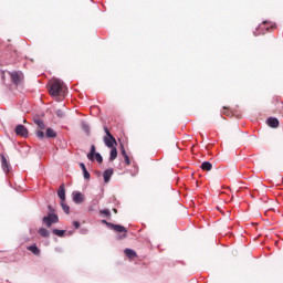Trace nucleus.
I'll list each match as a JSON object with an SVG mask.
<instances>
[{
	"label": "nucleus",
	"instance_id": "obj_11",
	"mask_svg": "<svg viewBox=\"0 0 283 283\" xmlns=\"http://www.w3.org/2000/svg\"><path fill=\"white\" fill-rule=\"evenodd\" d=\"M57 196L61 202L65 201V184H62L57 189Z\"/></svg>",
	"mask_w": 283,
	"mask_h": 283
},
{
	"label": "nucleus",
	"instance_id": "obj_1",
	"mask_svg": "<svg viewBox=\"0 0 283 283\" xmlns=\"http://www.w3.org/2000/svg\"><path fill=\"white\" fill-rule=\"evenodd\" d=\"M50 94L52 96H61L62 98H65V95L67 94V86L59 80H55L49 90Z\"/></svg>",
	"mask_w": 283,
	"mask_h": 283
},
{
	"label": "nucleus",
	"instance_id": "obj_7",
	"mask_svg": "<svg viewBox=\"0 0 283 283\" xmlns=\"http://www.w3.org/2000/svg\"><path fill=\"white\" fill-rule=\"evenodd\" d=\"M15 134L17 136H22L23 138H28V128L23 125H18L15 127Z\"/></svg>",
	"mask_w": 283,
	"mask_h": 283
},
{
	"label": "nucleus",
	"instance_id": "obj_16",
	"mask_svg": "<svg viewBox=\"0 0 283 283\" xmlns=\"http://www.w3.org/2000/svg\"><path fill=\"white\" fill-rule=\"evenodd\" d=\"M201 169L203 171H211V169H213V165L211 163H209V161H203L201 164Z\"/></svg>",
	"mask_w": 283,
	"mask_h": 283
},
{
	"label": "nucleus",
	"instance_id": "obj_23",
	"mask_svg": "<svg viewBox=\"0 0 283 283\" xmlns=\"http://www.w3.org/2000/svg\"><path fill=\"white\" fill-rule=\"evenodd\" d=\"M61 207L64 213L70 214V206L65 205V201H61Z\"/></svg>",
	"mask_w": 283,
	"mask_h": 283
},
{
	"label": "nucleus",
	"instance_id": "obj_28",
	"mask_svg": "<svg viewBox=\"0 0 283 283\" xmlns=\"http://www.w3.org/2000/svg\"><path fill=\"white\" fill-rule=\"evenodd\" d=\"M124 160L126 165H132V160L129 159V155H125Z\"/></svg>",
	"mask_w": 283,
	"mask_h": 283
},
{
	"label": "nucleus",
	"instance_id": "obj_2",
	"mask_svg": "<svg viewBox=\"0 0 283 283\" xmlns=\"http://www.w3.org/2000/svg\"><path fill=\"white\" fill-rule=\"evenodd\" d=\"M102 223L106 224L108 229H112V231H115L116 233H124L122 238H127V228L120 224H114L112 222H107V220H102Z\"/></svg>",
	"mask_w": 283,
	"mask_h": 283
},
{
	"label": "nucleus",
	"instance_id": "obj_10",
	"mask_svg": "<svg viewBox=\"0 0 283 283\" xmlns=\"http://www.w3.org/2000/svg\"><path fill=\"white\" fill-rule=\"evenodd\" d=\"M112 176H114V169H106L104 172H103V178H104V182H109V180H112Z\"/></svg>",
	"mask_w": 283,
	"mask_h": 283
},
{
	"label": "nucleus",
	"instance_id": "obj_31",
	"mask_svg": "<svg viewBox=\"0 0 283 283\" xmlns=\"http://www.w3.org/2000/svg\"><path fill=\"white\" fill-rule=\"evenodd\" d=\"M114 213H118V210L116 208L113 209Z\"/></svg>",
	"mask_w": 283,
	"mask_h": 283
},
{
	"label": "nucleus",
	"instance_id": "obj_14",
	"mask_svg": "<svg viewBox=\"0 0 283 283\" xmlns=\"http://www.w3.org/2000/svg\"><path fill=\"white\" fill-rule=\"evenodd\" d=\"M125 255L127 258H129L130 260H134V258H138V254H136V251L132 250V249H126L124 251Z\"/></svg>",
	"mask_w": 283,
	"mask_h": 283
},
{
	"label": "nucleus",
	"instance_id": "obj_3",
	"mask_svg": "<svg viewBox=\"0 0 283 283\" xmlns=\"http://www.w3.org/2000/svg\"><path fill=\"white\" fill-rule=\"evenodd\" d=\"M104 132L106 134V136L104 137V144L106 145V147H108V149L112 147H117L118 143L116 142L114 135L109 133V128L104 126Z\"/></svg>",
	"mask_w": 283,
	"mask_h": 283
},
{
	"label": "nucleus",
	"instance_id": "obj_15",
	"mask_svg": "<svg viewBox=\"0 0 283 283\" xmlns=\"http://www.w3.org/2000/svg\"><path fill=\"white\" fill-rule=\"evenodd\" d=\"M115 158H118V149H116V146L111 147L109 160L114 161Z\"/></svg>",
	"mask_w": 283,
	"mask_h": 283
},
{
	"label": "nucleus",
	"instance_id": "obj_25",
	"mask_svg": "<svg viewBox=\"0 0 283 283\" xmlns=\"http://www.w3.org/2000/svg\"><path fill=\"white\" fill-rule=\"evenodd\" d=\"M55 114L59 118H63V116H65V112H63L62 109L55 111Z\"/></svg>",
	"mask_w": 283,
	"mask_h": 283
},
{
	"label": "nucleus",
	"instance_id": "obj_29",
	"mask_svg": "<svg viewBox=\"0 0 283 283\" xmlns=\"http://www.w3.org/2000/svg\"><path fill=\"white\" fill-rule=\"evenodd\" d=\"M82 127L84 132H86V134H90V126H87L86 124H82Z\"/></svg>",
	"mask_w": 283,
	"mask_h": 283
},
{
	"label": "nucleus",
	"instance_id": "obj_19",
	"mask_svg": "<svg viewBox=\"0 0 283 283\" xmlns=\"http://www.w3.org/2000/svg\"><path fill=\"white\" fill-rule=\"evenodd\" d=\"M80 167L83 171L85 180H90V172L87 171V168L85 167L84 163H80Z\"/></svg>",
	"mask_w": 283,
	"mask_h": 283
},
{
	"label": "nucleus",
	"instance_id": "obj_5",
	"mask_svg": "<svg viewBox=\"0 0 283 283\" xmlns=\"http://www.w3.org/2000/svg\"><path fill=\"white\" fill-rule=\"evenodd\" d=\"M35 125H38L39 129L41 130H36L35 135L40 138L43 139L45 138V133H43V129H45V123H43V120L36 118L34 119Z\"/></svg>",
	"mask_w": 283,
	"mask_h": 283
},
{
	"label": "nucleus",
	"instance_id": "obj_20",
	"mask_svg": "<svg viewBox=\"0 0 283 283\" xmlns=\"http://www.w3.org/2000/svg\"><path fill=\"white\" fill-rule=\"evenodd\" d=\"M45 136L46 138H56V133L52 128H46Z\"/></svg>",
	"mask_w": 283,
	"mask_h": 283
},
{
	"label": "nucleus",
	"instance_id": "obj_17",
	"mask_svg": "<svg viewBox=\"0 0 283 283\" xmlns=\"http://www.w3.org/2000/svg\"><path fill=\"white\" fill-rule=\"evenodd\" d=\"M28 251H31L33 255H41V250L36 247V244L28 247Z\"/></svg>",
	"mask_w": 283,
	"mask_h": 283
},
{
	"label": "nucleus",
	"instance_id": "obj_32",
	"mask_svg": "<svg viewBox=\"0 0 283 283\" xmlns=\"http://www.w3.org/2000/svg\"><path fill=\"white\" fill-rule=\"evenodd\" d=\"M49 209L52 210V206H49Z\"/></svg>",
	"mask_w": 283,
	"mask_h": 283
},
{
	"label": "nucleus",
	"instance_id": "obj_8",
	"mask_svg": "<svg viewBox=\"0 0 283 283\" xmlns=\"http://www.w3.org/2000/svg\"><path fill=\"white\" fill-rule=\"evenodd\" d=\"M11 81L14 85H19L21 83V75L19 72H10Z\"/></svg>",
	"mask_w": 283,
	"mask_h": 283
},
{
	"label": "nucleus",
	"instance_id": "obj_24",
	"mask_svg": "<svg viewBox=\"0 0 283 283\" xmlns=\"http://www.w3.org/2000/svg\"><path fill=\"white\" fill-rule=\"evenodd\" d=\"M94 157H95V160L97 161V163H103V156H101V153H96L95 155H94Z\"/></svg>",
	"mask_w": 283,
	"mask_h": 283
},
{
	"label": "nucleus",
	"instance_id": "obj_12",
	"mask_svg": "<svg viewBox=\"0 0 283 283\" xmlns=\"http://www.w3.org/2000/svg\"><path fill=\"white\" fill-rule=\"evenodd\" d=\"M268 125L275 129V128L280 127V120H277V118H275V117H270L268 119Z\"/></svg>",
	"mask_w": 283,
	"mask_h": 283
},
{
	"label": "nucleus",
	"instance_id": "obj_18",
	"mask_svg": "<svg viewBox=\"0 0 283 283\" xmlns=\"http://www.w3.org/2000/svg\"><path fill=\"white\" fill-rule=\"evenodd\" d=\"M94 156H96V146L92 145L91 146V150L90 153L87 154V158L88 160H94Z\"/></svg>",
	"mask_w": 283,
	"mask_h": 283
},
{
	"label": "nucleus",
	"instance_id": "obj_22",
	"mask_svg": "<svg viewBox=\"0 0 283 283\" xmlns=\"http://www.w3.org/2000/svg\"><path fill=\"white\" fill-rule=\"evenodd\" d=\"M53 234L57 235L59 238H63V235H65V231L64 230L54 229L53 230Z\"/></svg>",
	"mask_w": 283,
	"mask_h": 283
},
{
	"label": "nucleus",
	"instance_id": "obj_13",
	"mask_svg": "<svg viewBox=\"0 0 283 283\" xmlns=\"http://www.w3.org/2000/svg\"><path fill=\"white\" fill-rule=\"evenodd\" d=\"M85 199L83 198V193L81 192H74L73 195V201L76 202L77 205H81Z\"/></svg>",
	"mask_w": 283,
	"mask_h": 283
},
{
	"label": "nucleus",
	"instance_id": "obj_26",
	"mask_svg": "<svg viewBox=\"0 0 283 283\" xmlns=\"http://www.w3.org/2000/svg\"><path fill=\"white\" fill-rule=\"evenodd\" d=\"M120 149H122V156L123 158H125V156H128L127 155V151L125 150V146L123 144H120Z\"/></svg>",
	"mask_w": 283,
	"mask_h": 283
},
{
	"label": "nucleus",
	"instance_id": "obj_30",
	"mask_svg": "<svg viewBox=\"0 0 283 283\" xmlns=\"http://www.w3.org/2000/svg\"><path fill=\"white\" fill-rule=\"evenodd\" d=\"M73 227H75V229H78L81 227V223L78 221H74Z\"/></svg>",
	"mask_w": 283,
	"mask_h": 283
},
{
	"label": "nucleus",
	"instance_id": "obj_21",
	"mask_svg": "<svg viewBox=\"0 0 283 283\" xmlns=\"http://www.w3.org/2000/svg\"><path fill=\"white\" fill-rule=\"evenodd\" d=\"M39 233L42 235V238H50V231L45 228H40Z\"/></svg>",
	"mask_w": 283,
	"mask_h": 283
},
{
	"label": "nucleus",
	"instance_id": "obj_6",
	"mask_svg": "<svg viewBox=\"0 0 283 283\" xmlns=\"http://www.w3.org/2000/svg\"><path fill=\"white\" fill-rule=\"evenodd\" d=\"M276 28L277 25L275 23L269 21H263L259 25V30H264L265 32H272V30H275Z\"/></svg>",
	"mask_w": 283,
	"mask_h": 283
},
{
	"label": "nucleus",
	"instance_id": "obj_9",
	"mask_svg": "<svg viewBox=\"0 0 283 283\" xmlns=\"http://www.w3.org/2000/svg\"><path fill=\"white\" fill-rule=\"evenodd\" d=\"M1 165H2L3 171L8 174L10 171V163H8L6 155H1Z\"/></svg>",
	"mask_w": 283,
	"mask_h": 283
},
{
	"label": "nucleus",
	"instance_id": "obj_4",
	"mask_svg": "<svg viewBox=\"0 0 283 283\" xmlns=\"http://www.w3.org/2000/svg\"><path fill=\"white\" fill-rule=\"evenodd\" d=\"M42 220L46 227H52V224H56L59 222V216L51 212L46 217H43Z\"/></svg>",
	"mask_w": 283,
	"mask_h": 283
},
{
	"label": "nucleus",
	"instance_id": "obj_27",
	"mask_svg": "<svg viewBox=\"0 0 283 283\" xmlns=\"http://www.w3.org/2000/svg\"><path fill=\"white\" fill-rule=\"evenodd\" d=\"M101 213L106 216L107 218H109V216H112V212H109V210H107V209L101 210Z\"/></svg>",
	"mask_w": 283,
	"mask_h": 283
}]
</instances>
